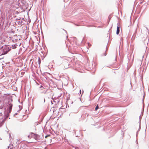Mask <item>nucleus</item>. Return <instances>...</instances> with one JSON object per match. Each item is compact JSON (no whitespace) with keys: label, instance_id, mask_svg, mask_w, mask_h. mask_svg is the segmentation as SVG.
I'll list each match as a JSON object with an SVG mask.
<instances>
[{"label":"nucleus","instance_id":"1","mask_svg":"<svg viewBox=\"0 0 149 149\" xmlns=\"http://www.w3.org/2000/svg\"><path fill=\"white\" fill-rule=\"evenodd\" d=\"M31 135L32 138H34L36 140H38L40 139L39 136L38 135L32 133L31 134Z\"/></svg>","mask_w":149,"mask_h":149},{"label":"nucleus","instance_id":"2","mask_svg":"<svg viewBox=\"0 0 149 149\" xmlns=\"http://www.w3.org/2000/svg\"><path fill=\"white\" fill-rule=\"evenodd\" d=\"M120 32V27L118 26L117 28L116 34L118 35Z\"/></svg>","mask_w":149,"mask_h":149},{"label":"nucleus","instance_id":"3","mask_svg":"<svg viewBox=\"0 0 149 149\" xmlns=\"http://www.w3.org/2000/svg\"><path fill=\"white\" fill-rule=\"evenodd\" d=\"M99 108L98 105L97 104L95 108V110L96 111Z\"/></svg>","mask_w":149,"mask_h":149},{"label":"nucleus","instance_id":"4","mask_svg":"<svg viewBox=\"0 0 149 149\" xmlns=\"http://www.w3.org/2000/svg\"><path fill=\"white\" fill-rule=\"evenodd\" d=\"M38 62H39V64L40 65V63H41V60H40V58H38Z\"/></svg>","mask_w":149,"mask_h":149},{"label":"nucleus","instance_id":"5","mask_svg":"<svg viewBox=\"0 0 149 149\" xmlns=\"http://www.w3.org/2000/svg\"><path fill=\"white\" fill-rule=\"evenodd\" d=\"M9 106H10V109H12V105L10 104H9Z\"/></svg>","mask_w":149,"mask_h":149},{"label":"nucleus","instance_id":"6","mask_svg":"<svg viewBox=\"0 0 149 149\" xmlns=\"http://www.w3.org/2000/svg\"><path fill=\"white\" fill-rule=\"evenodd\" d=\"M2 123L1 122H0V127L2 126Z\"/></svg>","mask_w":149,"mask_h":149},{"label":"nucleus","instance_id":"7","mask_svg":"<svg viewBox=\"0 0 149 149\" xmlns=\"http://www.w3.org/2000/svg\"><path fill=\"white\" fill-rule=\"evenodd\" d=\"M69 65V64H68V66H67L66 67V68H67L68 67Z\"/></svg>","mask_w":149,"mask_h":149},{"label":"nucleus","instance_id":"8","mask_svg":"<svg viewBox=\"0 0 149 149\" xmlns=\"http://www.w3.org/2000/svg\"><path fill=\"white\" fill-rule=\"evenodd\" d=\"M33 142H32V141H30L29 142V143H32Z\"/></svg>","mask_w":149,"mask_h":149},{"label":"nucleus","instance_id":"9","mask_svg":"<svg viewBox=\"0 0 149 149\" xmlns=\"http://www.w3.org/2000/svg\"><path fill=\"white\" fill-rule=\"evenodd\" d=\"M30 135H29L28 136V137L29 138H30Z\"/></svg>","mask_w":149,"mask_h":149},{"label":"nucleus","instance_id":"10","mask_svg":"<svg viewBox=\"0 0 149 149\" xmlns=\"http://www.w3.org/2000/svg\"><path fill=\"white\" fill-rule=\"evenodd\" d=\"M42 87V86H41L40 88H41V87Z\"/></svg>","mask_w":149,"mask_h":149},{"label":"nucleus","instance_id":"11","mask_svg":"<svg viewBox=\"0 0 149 149\" xmlns=\"http://www.w3.org/2000/svg\"><path fill=\"white\" fill-rule=\"evenodd\" d=\"M106 54H104V56H106Z\"/></svg>","mask_w":149,"mask_h":149}]
</instances>
